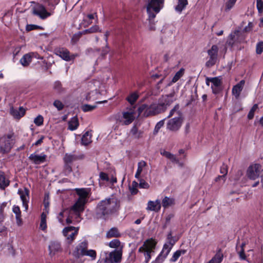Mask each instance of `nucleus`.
I'll return each instance as SVG.
<instances>
[{"label": "nucleus", "instance_id": "f704fd0d", "mask_svg": "<svg viewBox=\"0 0 263 263\" xmlns=\"http://www.w3.org/2000/svg\"><path fill=\"white\" fill-rule=\"evenodd\" d=\"M79 126V121L77 117H74L72 118L68 122V129L70 130H76Z\"/></svg>", "mask_w": 263, "mask_h": 263}, {"label": "nucleus", "instance_id": "052dcab7", "mask_svg": "<svg viewBox=\"0 0 263 263\" xmlns=\"http://www.w3.org/2000/svg\"><path fill=\"white\" fill-rule=\"evenodd\" d=\"M53 105L55 107H56L58 110H62L64 107V105L63 103L59 100H55L53 102Z\"/></svg>", "mask_w": 263, "mask_h": 263}, {"label": "nucleus", "instance_id": "8fccbe9b", "mask_svg": "<svg viewBox=\"0 0 263 263\" xmlns=\"http://www.w3.org/2000/svg\"><path fill=\"white\" fill-rule=\"evenodd\" d=\"M120 241L116 239L111 240L108 243V246L111 248H117L120 246Z\"/></svg>", "mask_w": 263, "mask_h": 263}, {"label": "nucleus", "instance_id": "1a4fd4ad", "mask_svg": "<svg viewBox=\"0 0 263 263\" xmlns=\"http://www.w3.org/2000/svg\"><path fill=\"white\" fill-rule=\"evenodd\" d=\"M77 194L79 198L72 208V210L76 212H82L84 210V205L87 201L88 192L86 189H82L77 190Z\"/></svg>", "mask_w": 263, "mask_h": 263}, {"label": "nucleus", "instance_id": "c03bdc74", "mask_svg": "<svg viewBox=\"0 0 263 263\" xmlns=\"http://www.w3.org/2000/svg\"><path fill=\"white\" fill-rule=\"evenodd\" d=\"M138 185L139 184L137 182H136V181L132 182V185L130 186H129V191L132 194L135 195L138 193V191L137 187H138Z\"/></svg>", "mask_w": 263, "mask_h": 263}, {"label": "nucleus", "instance_id": "a19ab883", "mask_svg": "<svg viewBox=\"0 0 263 263\" xmlns=\"http://www.w3.org/2000/svg\"><path fill=\"white\" fill-rule=\"evenodd\" d=\"M184 71V69L183 68H181L177 71L173 78L171 83H174L178 81L183 76Z\"/></svg>", "mask_w": 263, "mask_h": 263}, {"label": "nucleus", "instance_id": "f8f14e48", "mask_svg": "<svg viewBox=\"0 0 263 263\" xmlns=\"http://www.w3.org/2000/svg\"><path fill=\"white\" fill-rule=\"evenodd\" d=\"M218 51V48L216 45H213L211 48L207 51L208 60L205 63L206 67H211L216 64L217 61Z\"/></svg>", "mask_w": 263, "mask_h": 263}, {"label": "nucleus", "instance_id": "f257e3e1", "mask_svg": "<svg viewBox=\"0 0 263 263\" xmlns=\"http://www.w3.org/2000/svg\"><path fill=\"white\" fill-rule=\"evenodd\" d=\"M120 202L115 197H110L101 200L96 208V217L98 218H105L118 211Z\"/></svg>", "mask_w": 263, "mask_h": 263}, {"label": "nucleus", "instance_id": "cd10ccee", "mask_svg": "<svg viewBox=\"0 0 263 263\" xmlns=\"http://www.w3.org/2000/svg\"><path fill=\"white\" fill-rule=\"evenodd\" d=\"M34 53L25 54L21 59L20 63L22 66H28L31 62L32 58L34 55Z\"/></svg>", "mask_w": 263, "mask_h": 263}, {"label": "nucleus", "instance_id": "c9c22d12", "mask_svg": "<svg viewBox=\"0 0 263 263\" xmlns=\"http://www.w3.org/2000/svg\"><path fill=\"white\" fill-rule=\"evenodd\" d=\"M188 4L187 0H178V4L175 8L177 12L181 13Z\"/></svg>", "mask_w": 263, "mask_h": 263}, {"label": "nucleus", "instance_id": "0e129e2a", "mask_svg": "<svg viewBox=\"0 0 263 263\" xmlns=\"http://www.w3.org/2000/svg\"><path fill=\"white\" fill-rule=\"evenodd\" d=\"M220 172L222 174V176H224V178H226V175L228 173L227 166L225 165H223L220 168Z\"/></svg>", "mask_w": 263, "mask_h": 263}, {"label": "nucleus", "instance_id": "20e7f679", "mask_svg": "<svg viewBox=\"0 0 263 263\" xmlns=\"http://www.w3.org/2000/svg\"><path fill=\"white\" fill-rule=\"evenodd\" d=\"M157 242L153 238L145 240L138 249V252L142 253L145 257V262L147 263L155 253V249Z\"/></svg>", "mask_w": 263, "mask_h": 263}, {"label": "nucleus", "instance_id": "4c0bfd02", "mask_svg": "<svg viewBox=\"0 0 263 263\" xmlns=\"http://www.w3.org/2000/svg\"><path fill=\"white\" fill-rule=\"evenodd\" d=\"M120 236V233L119 232L118 230L116 228H112L110 229L107 233H106V237L108 238L111 237H118Z\"/></svg>", "mask_w": 263, "mask_h": 263}, {"label": "nucleus", "instance_id": "393cba45", "mask_svg": "<svg viewBox=\"0 0 263 263\" xmlns=\"http://www.w3.org/2000/svg\"><path fill=\"white\" fill-rule=\"evenodd\" d=\"M146 167L147 164L144 161L141 160L139 161L138 163L137 170L135 175V177L139 179L142 173L146 174L147 173Z\"/></svg>", "mask_w": 263, "mask_h": 263}, {"label": "nucleus", "instance_id": "338daca9", "mask_svg": "<svg viewBox=\"0 0 263 263\" xmlns=\"http://www.w3.org/2000/svg\"><path fill=\"white\" fill-rule=\"evenodd\" d=\"M164 120H161L159 121L157 124H156L155 126V130L156 132H158V131L159 130L160 128H161L164 125Z\"/></svg>", "mask_w": 263, "mask_h": 263}, {"label": "nucleus", "instance_id": "4468645a", "mask_svg": "<svg viewBox=\"0 0 263 263\" xmlns=\"http://www.w3.org/2000/svg\"><path fill=\"white\" fill-rule=\"evenodd\" d=\"M33 14L37 16L41 19L44 20L50 16L52 12H48L46 8L41 4H37L32 8Z\"/></svg>", "mask_w": 263, "mask_h": 263}, {"label": "nucleus", "instance_id": "ddd939ff", "mask_svg": "<svg viewBox=\"0 0 263 263\" xmlns=\"http://www.w3.org/2000/svg\"><path fill=\"white\" fill-rule=\"evenodd\" d=\"M261 172V165L258 164H254L248 167L247 171V176L250 180H256L259 178Z\"/></svg>", "mask_w": 263, "mask_h": 263}, {"label": "nucleus", "instance_id": "6e6d98bb", "mask_svg": "<svg viewBox=\"0 0 263 263\" xmlns=\"http://www.w3.org/2000/svg\"><path fill=\"white\" fill-rule=\"evenodd\" d=\"M245 246L244 243H242L240 247L241 249L240 251H238V254L239 256V257L241 259L245 260L246 259V256L244 253L243 246Z\"/></svg>", "mask_w": 263, "mask_h": 263}, {"label": "nucleus", "instance_id": "de8ad7c7", "mask_svg": "<svg viewBox=\"0 0 263 263\" xmlns=\"http://www.w3.org/2000/svg\"><path fill=\"white\" fill-rule=\"evenodd\" d=\"M237 0H228L225 4V11L230 10L234 6Z\"/></svg>", "mask_w": 263, "mask_h": 263}, {"label": "nucleus", "instance_id": "2eb2a0df", "mask_svg": "<svg viewBox=\"0 0 263 263\" xmlns=\"http://www.w3.org/2000/svg\"><path fill=\"white\" fill-rule=\"evenodd\" d=\"M79 228L74 227H67L63 230V234L65 237L68 243H71L77 235Z\"/></svg>", "mask_w": 263, "mask_h": 263}, {"label": "nucleus", "instance_id": "c756f323", "mask_svg": "<svg viewBox=\"0 0 263 263\" xmlns=\"http://www.w3.org/2000/svg\"><path fill=\"white\" fill-rule=\"evenodd\" d=\"M175 204V200L174 198L165 196L162 200V205L166 209Z\"/></svg>", "mask_w": 263, "mask_h": 263}, {"label": "nucleus", "instance_id": "4d7b16f0", "mask_svg": "<svg viewBox=\"0 0 263 263\" xmlns=\"http://www.w3.org/2000/svg\"><path fill=\"white\" fill-rule=\"evenodd\" d=\"M75 157L73 155L71 154H66L64 157V161L66 163H70L74 160Z\"/></svg>", "mask_w": 263, "mask_h": 263}, {"label": "nucleus", "instance_id": "9b49d317", "mask_svg": "<svg viewBox=\"0 0 263 263\" xmlns=\"http://www.w3.org/2000/svg\"><path fill=\"white\" fill-rule=\"evenodd\" d=\"M210 83H211V87L214 93L217 94L221 91V86L222 84V78L221 77L206 78V84L208 86H210Z\"/></svg>", "mask_w": 263, "mask_h": 263}, {"label": "nucleus", "instance_id": "e433bc0d", "mask_svg": "<svg viewBox=\"0 0 263 263\" xmlns=\"http://www.w3.org/2000/svg\"><path fill=\"white\" fill-rule=\"evenodd\" d=\"M92 135L89 132H86L83 136L81 141L82 144L87 145L91 142Z\"/></svg>", "mask_w": 263, "mask_h": 263}, {"label": "nucleus", "instance_id": "37998d69", "mask_svg": "<svg viewBox=\"0 0 263 263\" xmlns=\"http://www.w3.org/2000/svg\"><path fill=\"white\" fill-rule=\"evenodd\" d=\"M222 255L217 253L208 263H220L222 260Z\"/></svg>", "mask_w": 263, "mask_h": 263}, {"label": "nucleus", "instance_id": "b1692460", "mask_svg": "<svg viewBox=\"0 0 263 263\" xmlns=\"http://www.w3.org/2000/svg\"><path fill=\"white\" fill-rule=\"evenodd\" d=\"M46 155L43 153L40 155L33 153L30 155L29 158L35 164H39L44 162L46 161Z\"/></svg>", "mask_w": 263, "mask_h": 263}, {"label": "nucleus", "instance_id": "4be33fe9", "mask_svg": "<svg viewBox=\"0 0 263 263\" xmlns=\"http://www.w3.org/2000/svg\"><path fill=\"white\" fill-rule=\"evenodd\" d=\"M161 208V201L159 199L155 201L149 200L147 202L146 210L147 211L159 212Z\"/></svg>", "mask_w": 263, "mask_h": 263}, {"label": "nucleus", "instance_id": "49530a36", "mask_svg": "<svg viewBox=\"0 0 263 263\" xmlns=\"http://www.w3.org/2000/svg\"><path fill=\"white\" fill-rule=\"evenodd\" d=\"M138 98V95L136 92L131 93L127 98V100L131 104H134Z\"/></svg>", "mask_w": 263, "mask_h": 263}, {"label": "nucleus", "instance_id": "58836bf2", "mask_svg": "<svg viewBox=\"0 0 263 263\" xmlns=\"http://www.w3.org/2000/svg\"><path fill=\"white\" fill-rule=\"evenodd\" d=\"M186 251L184 250H179L174 253L172 257L170 259L171 262H175L180 257L181 255H183L185 253Z\"/></svg>", "mask_w": 263, "mask_h": 263}, {"label": "nucleus", "instance_id": "ea45409f", "mask_svg": "<svg viewBox=\"0 0 263 263\" xmlns=\"http://www.w3.org/2000/svg\"><path fill=\"white\" fill-rule=\"evenodd\" d=\"M13 213L15 214L17 223L19 224L21 222V212L20 208L18 206L14 205L12 208Z\"/></svg>", "mask_w": 263, "mask_h": 263}, {"label": "nucleus", "instance_id": "39448f33", "mask_svg": "<svg viewBox=\"0 0 263 263\" xmlns=\"http://www.w3.org/2000/svg\"><path fill=\"white\" fill-rule=\"evenodd\" d=\"M167 239V241L164 244L161 252L155 259L154 263H162L167 257L175 243V240L173 239L171 232L168 234Z\"/></svg>", "mask_w": 263, "mask_h": 263}, {"label": "nucleus", "instance_id": "09e8293b", "mask_svg": "<svg viewBox=\"0 0 263 263\" xmlns=\"http://www.w3.org/2000/svg\"><path fill=\"white\" fill-rule=\"evenodd\" d=\"M96 105L85 104L82 106V109L84 112L90 111L95 109L96 108Z\"/></svg>", "mask_w": 263, "mask_h": 263}, {"label": "nucleus", "instance_id": "774afa93", "mask_svg": "<svg viewBox=\"0 0 263 263\" xmlns=\"http://www.w3.org/2000/svg\"><path fill=\"white\" fill-rule=\"evenodd\" d=\"M60 0H48V4L50 6H54L59 4Z\"/></svg>", "mask_w": 263, "mask_h": 263}, {"label": "nucleus", "instance_id": "a878e982", "mask_svg": "<svg viewBox=\"0 0 263 263\" xmlns=\"http://www.w3.org/2000/svg\"><path fill=\"white\" fill-rule=\"evenodd\" d=\"M49 251L50 255H54L61 251V244L57 241H52L49 245Z\"/></svg>", "mask_w": 263, "mask_h": 263}, {"label": "nucleus", "instance_id": "680f3d73", "mask_svg": "<svg viewBox=\"0 0 263 263\" xmlns=\"http://www.w3.org/2000/svg\"><path fill=\"white\" fill-rule=\"evenodd\" d=\"M139 186L140 188L146 189H148L149 187L148 183L143 179L139 180Z\"/></svg>", "mask_w": 263, "mask_h": 263}, {"label": "nucleus", "instance_id": "473e14b6", "mask_svg": "<svg viewBox=\"0 0 263 263\" xmlns=\"http://www.w3.org/2000/svg\"><path fill=\"white\" fill-rule=\"evenodd\" d=\"M239 32L238 31H235L233 33H231L229 36V39L227 41V44L229 45L233 46L235 42L239 41L238 36Z\"/></svg>", "mask_w": 263, "mask_h": 263}, {"label": "nucleus", "instance_id": "0eeeda50", "mask_svg": "<svg viewBox=\"0 0 263 263\" xmlns=\"http://www.w3.org/2000/svg\"><path fill=\"white\" fill-rule=\"evenodd\" d=\"M162 111L159 103H153L151 105L142 104L138 108V115L145 117L155 115L161 112Z\"/></svg>", "mask_w": 263, "mask_h": 263}, {"label": "nucleus", "instance_id": "a211bd4d", "mask_svg": "<svg viewBox=\"0 0 263 263\" xmlns=\"http://www.w3.org/2000/svg\"><path fill=\"white\" fill-rule=\"evenodd\" d=\"M18 193L20 195L23 203V206L24 208L25 211H27L28 209L29 191L27 188H24L23 190H18Z\"/></svg>", "mask_w": 263, "mask_h": 263}, {"label": "nucleus", "instance_id": "5701e85b", "mask_svg": "<svg viewBox=\"0 0 263 263\" xmlns=\"http://www.w3.org/2000/svg\"><path fill=\"white\" fill-rule=\"evenodd\" d=\"M26 112V110L23 107H20L18 108H15L11 106L10 108V115L16 119H20L23 117Z\"/></svg>", "mask_w": 263, "mask_h": 263}, {"label": "nucleus", "instance_id": "3c124183", "mask_svg": "<svg viewBox=\"0 0 263 263\" xmlns=\"http://www.w3.org/2000/svg\"><path fill=\"white\" fill-rule=\"evenodd\" d=\"M84 256H88L91 257L92 259L94 260L96 258V252L93 250H86Z\"/></svg>", "mask_w": 263, "mask_h": 263}, {"label": "nucleus", "instance_id": "7c9ffc66", "mask_svg": "<svg viewBox=\"0 0 263 263\" xmlns=\"http://www.w3.org/2000/svg\"><path fill=\"white\" fill-rule=\"evenodd\" d=\"M99 178L101 181L110 182L112 184L117 182V178L116 177L112 175V176L110 178L107 174L104 172H101L100 173Z\"/></svg>", "mask_w": 263, "mask_h": 263}, {"label": "nucleus", "instance_id": "6ab92c4d", "mask_svg": "<svg viewBox=\"0 0 263 263\" xmlns=\"http://www.w3.org/2000/svg\"><path fill=\"white\" fill-rule=\"evenodd\" d=\"M87 248V244L86 242H82L79 243L73 251V255L76 258L84 256Z\"/></svg>", "mask_w": 263, "mask_h": 263}, {"label": "nucleus", "instance_id": "72a5a7b5", "mask_svg": "<svg viewBox=\"0 0 263 263\" xmlns=\"http://www.w3.org/2000/svg\"><path fill=\"white\" fill-rule=\"evenodd\" d=\"M9 180L6 177L3 172H0V188L5 189L9 185Z\"/></svg>", "mask_w": 263, "mask_h": 263}, {"label": "nucleus", "instance_id": "6e6552de", "mask_svg": "<svg viewBox=\"0 0 263 263\" xmlns=\"http://www.w3.org/2000/svg\"><path fill=\"white\" fill-rule=\"evenodd\" d=\"M164 0H151L147 5V12L150 20L154 19L163 6Z\"/></svg>", "mask_w": 263, "mask_h": 263}, {"label": "nucleus", "instance_id": "a18cd8bd", "mask_svg": "<svg viewBox=\"0 0 263 263\" xmlns=\"http://www.w3.org/2000/svg\"><path fill=\"white\" fill-rule=\"evenodd\" d=\"M131 134L136 138H139L141 137L142 132L141 131H139L136 127L134 126L131 130Z\"/></svg>", "mask_w": 263, "mask_h": 263}, {"label": "nucleus", "instance_id": "c85d7f7f", "mask_svg": "<svg viewBox=\"0 0 263 263\" xmlns=\"http://www.w3.org/2000/svg\"><path fill=\"white\" fill-rule=\"evenodd\" d=\"M245 81L241 80L239 83L235 85L232 88V93L236 98H238L242 90Z\"/></svg>", "mask_w": 263, "mask_h": 263}, {"label": "nucleus", "instance_id": "5fc2aeb1", "mask_svg": "<svg viewBox=\"0 0 263 263\" xmlns=\"http://www.w3.org/2000/svg\"><path fill=\"white\" fill-rule=\"evenodd\" d=\"M34 123L37 126H41L43 123V117L41 115H39L34 119Z\"/></svg>", "mask_w": 263, "mask_h": 263}, {"label": "nucleus", "instance_id": "9d476101", "mask_svg": "<svg viewBox=\"0 0 263 263\" xmlns=\"http://www.w3.org/2000/svg\"><path fill=\"white\" fill-rule=\"evenodd\" d=\"M14 139L12 135H7L0 138V152L2 153L9 152L13 144Z\"/></svg>", "mask_w": 263, "mask_h": 263}, {"label": "nucleus", "instance_id": "7ed1b4c3", "mask_svg": "<svg viewBox=\"0 0 263 263\" xmlns=\"http://www.w3.org/2000/svg\"><path fill=\"white\" fill-rule=\"evenodd\" d=\"M103 85L98 81L90 82L88 84V91L86 93L85 99L87 101H96L102 95L101 88Z\"/></svg>", "mask_w": 263, "mask_h": 263}, {"label": "nucleus", "instance_id": "864d4df0", "mask_svg": "<svg viewBox=\"0 0 263 263\" xmlns=\"http://www.w3.org/2000/svg\"><path fill=\"white\" fill-rule=\"evenodd\" d=\"M257 108L258 105L257 104H255L253 105V106L252 107L248 115V118L249 119H252L254 117V112L257 110Z\"/></svg>", "mask_w": 263, "mask_h": 263}, {"label": "nucleus", "instance_id": "bb28decb", "mask_svg": "<svg viewBox=\"0 0 263 263\" xmlns=\"http://www.w3.org/2000/svg\"><path fill=\"white\" fill-rule=\"evenodd\" d=\"M69 211L68 210H65L63 211L62 212H60L58 216V219L60 222H61L62 224H64V217H66V221L67 224L71 223L72 222V220L71 218L69 217L68 216Z\"/></svg>", "mask_w": 263, "mask_h": 263}, {"label": "nucleus", "instance_id": "dca6fc26", "mask_svg": "<svg viewBox=\"0 0 263 263\" xmlns=\"http://www.w3.org/2000/svg\"><path fill=\"white\" fill-rule=\"evenodd\" d=\"M176 99L175 93L172 92L168 95L163 96L161 100L159 103V106L162 109V111H164L166 107L170 105Z\"/></svg>", "mask_w": 263, "mask_h": 263}, {"label": "nucleus", "instance_id": "f3484780", "mask_svg": "<svg viewBox=\"0 0 263 263\" xmlns=\"http://www.w3.org/2000/svg\"><path fill=\"white\" fill-rule=\"evenodd\" d=\"M122 257V252L119 250H115L110 252L105 257V261L106 262L118 263L120 262Z\"/></svg>", "mask_w": 263, "mask_h": 263}, {"label": "nucleus", "instance_id": "412c9836", "mask_svg": "<svg viewBox=\"0 0 263 263\" xmlns=\"http://www.w3.org/2000/svg\"><path fill=\"white\" fill-rule=\"evenodd\" d=\"M55 53L57 55L59 56L66 61H69L73 60L76 57V55L74 54L70 55L69 51L67 49L64 48L57 50Z\"/></svg>", "mask_w": 263, "mask_h": 263}, {"label": "nucleus", "instance_id": "bf43d9fd", "mask_svg": "<svg viewBox=\"0 0 263 263\" xmlns=\"http://www.w3.org/2000/svg\"><path fill=\"white\" fill-rule=\"evenodd\" d=\"M256 51V53L258 54H261L263 52V42H259L257 44Z\"/></svg>", "mask_w": 263, "mask_h": 263}, {"label": "nucleus", "instance_id": "79ce46f5", "mask_svg": "<svg viewBox=\"0 0 263 263\" xmlns=\"http://www.w3.org/2000/svg\"><path fill=\"white\" fill-rule=\"evenodd\" d=\"M40 228V229L44 231H46L47 229L46 215L44 213H42L41 215Z\"/></svg>", "mask_w": 263, "mask_h": 263}, {"label": "nucleus", "instance_id": "423d86ee", "mask_svg": "<svg viewBox=\"0 0 263 263\" xmlns=\"http://www.w3.org/2000/svg\"><path fill=\"white\" fill-rule=\"evenodd\" d=\"M137 116L135 107H132L123 111L122 116H119L116 120L121 125H127L131 124Z\"/></svg>", "mask_w": 263, "mask_h": 263}, {"label": "nucleus", "instance_id": "603ef678", "mask_svg": "<svg viewBox=\"0 0 263 263\" xmlns=\"http://www.w3.org/2000/svg\"><path fill=\"white\" fill-rule=\"evenodd\" d=\"M98 31H100V32L101 31V30L99 29V26L98 25H94V26H92L91 27H90V28L86 29L85 31V32L91 33L97 32Z\"/></svg>", "mask_w": 263, "mask_h": 263}, {"label": "nucleus", "instance_id": "aec40b11", "mask_svg": "<svg viewBox=\"0 0 263 263\" xmlns=\"http://www.w3.org/2000/svg\"><path fill=\"white\" fill-rule=\"evenodd\" d=\"M92 20H95L96 23L98 22V16L96 13L92 14H88L85 15L82 22L80 23V26L82 27H87L89 25L92 23Z\"/></svg>", "mask_w": 263, "mask_h": 263}, {"label": "nucleus", "instance_id": "13d9d810", "mask_svg": "<svg viewBox=\"0 0 263 263\" xmlns=\"http://www.w3.org/2000/svg\"><path fill=\"white\" fill-rule=\"evenodd\" d=\"M256 7L259 13L263 12V1L262 0L256 1Z\"/></svg>", "mask_w": 263, "mask_h": 263}, {"label": "nucleus", "instance_id": "f03ea898", "mask_svg": "<svg viewBox=\"0 0 263 263\" xmlns=\"http://www.w3.org/2000/svg\"><path fill=\"white\" fill-rule=\"evenodd\" d=\"M179 106L178 105H176L170 112L168 117H171L174 115H177V117L169 120L166 124V128L172 132L177 131L181 127L183 118L179 110Z\"/></svg>", "mask_w": 263, "mask_h": 263}, {"label": "nucleus", "instance_id": "e2e57ef3", "mask_svg": "<svg viewBox=\"0 0 263 263\" xmlns=\"http://www.w3.org/2000/svg\"><path fill=\"white\" fill-rule=\"evenodd\" d=\"M53 88L58 92H61L63 91V88L60 82H55L54 84Z\"/></svg>", "mask_w": 263, "mask_h": 263}, {"label": "nucleus", "instance_id": "2f4dec72", "mask_svg": "<svg viewBox=\"0 0 263 263\" xmlns=\"http://www.w3.org/2000/svg\"><path fill=\"white\" fill-rule=\"evenodd\" d=\"M160 154L161 155L170 159L172 162L179 163V160L176 157L170 152L163 149L161 151Z\"/></svg>", "mask_w": 263, "mask_h": 263}, {"label": "nucleus", "instance_id": "69168bd1", "mask_svg": "<svg viewBox=\"0 0 263 263\" xmlns=\"http://www.w3.org/2000/svg\"><path fill=\"white\" fill-rule=\"evenodd\" d=\"M39 28V26L35 25H27L26 27V30L27 31H30L31 30H35Z\"/></svg>", "mask_w": 263, "mask_h": 263}]
</instances>
